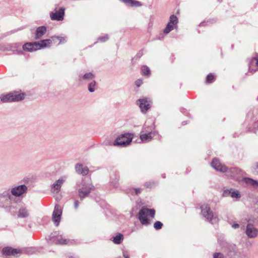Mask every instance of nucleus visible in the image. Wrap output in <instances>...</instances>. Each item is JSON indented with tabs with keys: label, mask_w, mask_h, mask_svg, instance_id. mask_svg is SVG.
<instances>
[{
	"label": "nucleus",
	"mask_w": 258,
	"mask_h": 258,
	"mask_svg": "<svg viewBox=\"0 0 258 258\" xmlns=\"http://www.w3.org/2000/svg\"><path fill=\"white\" fill-rule=\"evenodd\" d=\"M13 197L10 194V188L5 190L0 193V207L4 208L6 211L14 214L15 207L11 203Z\"/></svg>",
	"instance_id": "f257e3e1"
},
{
	"label": "nucleus",
	"mask_w": 258,
	"mask_h": 258,
	"mask_svg": "<svg viewBox=\"0 0 258 258\" xmlns=\"http://www.w3.org/2000/svg\"><path fill=\"white\" fill-rule=\"evenodd\" d=\"M26 94L22 92L21 90L14 91L7 94H2L0 98L3 103L19 102L24 99Z\"/></svg>",
	"instance_id": "f03ea898"
},
{
	"label": "nucleus",
	"mask_w": 258,
	"mask_h": 258,
	"mask_svg": "<svg viewBox=\"0 0 258 258\" xmlns=\"http://www.w3.org/2000/svg\"><path fill=\"white\" fill-rule=\"evenodd\" d=\"M155 215V210L154 209L142 207L138 213V218L142 225L147 226L150 224V220L147 216L149 215L154 218Z\"/></svg>",
	"instance_id": "7ed1b4c3"
},
{
	"label": "nucleus",
	"mask_w": 258,
	"mask_h": 258,
	"mask_svg": "<svg viewBox=\"0 0 258 258\" xmlns=\"http://www.w3.org/2000/svg\"><path fill=\"white\" fill-rule=\"evenodd\" d=\"M134 134L126 133L119 135L113 142V145L117 147H125L130 145L132 142Z\"/></svg>",
	"instance_id": "20e7f679"
},
{
	"label": "nucleus",
	"mask_w": 258,
	"mask_h": 258,
	"mask_svg": "<svg viewBox=\"0 0 258 258\" xmlns=\"http://www.w3.org/2000/svg\"><path fill=\"white\" fill-rule=\"evenodd\" d=\"M47 240L49 243L55 244H68L69 240L63 238L61 235H57V232H54L50 234Z\"/></svg>",
	"instance_id": "39448f33"
},
{
	"label": "nucleus",
	"mask_w": 258,
	"mask_h": 258,
	"mask_svg": "<svg viewBox=\"0 0 258 258\" xmlns=\"http://www.w3.org/2000/svg\"><path fill=\"white\" fill-rule=\"evenodd\" d=\"M149 126H144L140 138L142 142H146L150 141L153 137L155 136L157 133L155 131L152 132L147 130Z\"/></svg>",
	"instance_id": "423d86ee"
},
{
	"label": "nucleus",
	"mask_w": 258,
	"mask_h": 258,
	"mask_svg": "<svg viewBox=\"0 0 258 258\" xmlns=\"http://www.w3.org/2000/svg\"><path fill=\"white\" fill-rule=\"evenodd\" d=\"M202 215L208 220L212 223L213 220H216V217H214L213 212L211 211L210 207L208 204H204L201 207Z\"/></svg>",
	"instance_id": "0eeeda50"
},
{
	"label": "nucleus",
	"mask_w": 258,
	"mask_h": 258,
	"mask_svg": "<svg viewBox=\"0 0 258 258\" xmlns=\"http://www.w3.org/2000/svg\"><path fill=\"white\" fill-rule=\"evenodd\" d=\"M27 189L28 187L26 185L22 184L10 189V194L12 197L13 196L16 197H20L26 194Z\"/></svg>",
	"instance_id": "6e6552de"
},
{
	"label": "nucleus",
	"mask_w": 258,
	"mask_h": 258,
	"mask_svg": "<svg viewBox=\"0 0 258 258\" xmlns=\"http://www.w3.org/2000/svg\"><path fill=\"white\" fill-rule=\"evenodd\" d=\"M62 209L58 204L55 205L52 215V219L55 226L59 224L62 215Z\"/></svg>",
	"instance_id": "1a4fd4ad"
},
{
	"label": "nucleus",
	"mask_w": 258,
	"mask_h": 258,
	"mask_svg": "<svg viewBox=\"0 0 258 258\" xmlns=\"http://www.w3.org/2000/svg\"><path fill=\"white\" fill-rule=\"evenodd\" d=\"M150 100L148 98H140L137 101V104L139 105L141 112L143 113H146L150 108Z\"/></svg>",
	"instance_id": "9d476101"
},
{
	"label": "nucleus",
	"mask_w": 258,
	"mask_h": 258,
	"mask_svg": "<svg viewBox=\"0 0 258 258\" xmlns=\"http://www.w3.org/2000/svg\"><path fill=\"white\" fill-rule=\"evenodd\" d=\"M211 165L214 169L222 173H225L228 171V167L222 164L218 158H214L212 160Z\"/></svg>",
	"instance_id": "9b49d317"
},
{
	"label": "nucleus",
	"mask_w": 258,
	"mask_h": 258,
	"mask_svg": "<svg viewBox=\"0 0 258 258\" xmlns=\"http://www.w3.org/2000/svg\"><path fill=\"white\" fill-rule=\"evenodd\" d=\"M23 253L22 250L20 249L14 248L11 246H6L3 248L2 253L6 256H17L19 254Z\"/></svg>",
	"instance_id": "f8f14e48"
},
{
	"label": "nucleus",
	"mask_w": 258,
	"mask_h": 258,
	"mask_svg": "<svg viewBox=\"0 0 258 258\" xmlns=\"http://www.w3.org/2000/svg\"><path fill=\"white\" fill-rule=\"evenodd\" d=\"M228 176L231 177L236 178L237 180H240L241 177L239 176L242 175L244 172L237 167L228 168V171L226 172Z\"/></svg>",
	"instance_id": "ddd939ff"
},
{
	"label": "nucleus",
	"mask_w": 258,
	"mask_h": 258,
	"mask_svg": "<svg viewBox=\"0 0 258 258\" xmlns=\"http://www.w3.org/2000/svg\"><path fill=\"white\" fill-rule=\"evenodd\" d=\"M119 178V171L116 169H112L110 172V182L114 187H118Z\"/></svg>",
	"instance_id": "4468645a"
},
{
	"label": "nucleus",
	"mask_w": 258,
	"mask_h": 258,
	"mask_svg": "<svg viewBox=\"0 0 258 258\" xmlns=\"http://www.w3.org/2000/svg\"><path fill=\"white\" fill-rule=\"evenodd\" d=\"M65 9L63 7L60 8L55 13L51 12L50 17L52 20L62 21L64 19Z\"/></svg>",
	"instance_id": "2eb2a0df"
},
{
	"label": "nucleus",
	"mask_w": 258,
	"mask_h": 258,
	"mask_svg": "<svg viewBox=\"0 0 258 258\" xmlns=\"http://www.w3.org/2000/svg\"><path fill=\"white\" fill-rule=\"evenodd\" d=\"M245 233L249 238H254L258 234L257 229L254 227L253 224L250 223L249 220L246 226Z\"/></svg>",
	"instance_id": "dca6fc26"
},
{
	"label": "nucleus",
	"mask_w": 258,
	"mask_h": 258,
	"mask_svg": "<svg viewBox=\"0 0 258 258\" xmlns=\"http://www.w3.org/2000/svg\"><path fill=\"white\" fill-rule=\"evenodd\" d=\"M75 170L78 174H81L83 176L87 175L89 172V169L88 167H83L81 163H77L76 164Z\"/></svg>",
	"instance_id": "f3484780"
},
{
	"label": "nucleus",
	"mask_w": 258,
	"mask_h": 258,
	"mask_svg": "<svg viewBox=\"0 0 258 258\" xmlns=\"http://www.w3.org/2000/svg\"><path fill=\"white\" fill-rule=\"evenodd\" d=\"M35 44L37 45L38 50L45 48L50 47L52 44V40L50 39L41 40L40 41H36Z\"/></svg>",
	"instance_id": "a211bd4d"
},
{
	"label": "nucleus",
	"mask_w": 258,
	"mask_h": 258,
	"mask_svg": "<svg viewBox=\"0 0 258 258\" xmlns=\"http://www.w3.org/2000/svg\"><path fill=\"white\" fill-rule=\"evenodd\" d=\"M36 41L25 43L23 45V49L26 51L33 52L38 50L37 45L35 44Z\"/></svg>",
	"instance_id": "6ab92c4d"
},
{
	"label": "nucleus",
	"mask_w": 258,
	"mask_h": 258,
	"mask_svg": "<svg viewBox=\"0 0 258 258\" xmlns=\"http://www.w3.org/2000/svg\"><path fill=\"white\" fill-rule=\"evenodd\" d=\"M47 31V28L45 26H41L37 27L35 31V37L36 40H38L42 37L44 35Z\"/></svg>",
	"instance_id": "aec40b11"
},
{
	"label": "nucleus",
	"mask_w": 258,
	"mask_h": 258,
	"mask_svg": "<svg viewBox=\"0 0 258 258\" xmlns=\"http://www.w3.org/2000/svg\"><path fill=\"white\" fill-rule=\"evenodd\" d=\"M81 187L79 189L91 191L95 189V186L92 184L87 183L85 180H82L80 183Z\"/></svg>",
	"instance_id": "412c9836"
},
{
	"label": "nucleus",
	"mask_w": 258,
	"mask_h": 258,
	"mask_svg": "<svg viewBox=\"0 0 258 258\" xmlns=\"http://www.w3.org/2000/svg\"><path fill=\"white\" fill-rule=\"evenodd\" d=\"M124 3L127 7H140L143 6L141 2L137 0H120Z\"/></svg>",
	"instance_id": "4be33fe9"
},
{
	"label": "nucleus",
	"mask_w": 258,
	"mask_h": 258,
	"mask_svg": "<svg viewBox=\"0 0 258 258\" xmlns=\"http://www.w3.org/2000/svg\"><path fill=\"white\" fill-rule=\"evenodd\" d=\"M79 80L92 81L95 78V75L92 72L85 73L84 75H79Z\"/></svg>",
	"instance_id": "5701e85b"
},
{
	"label": "nucleus",
	"mask_w": 258,
	"mask_h": 258,
	"mask_svg": "<svg viewBox=\"0 0 258 258\" xmlns=\"http://www.w3.org/2000/svg\"><path fill=\"white\" fill-rule=\"evenodd\" d=\"M255 63L256 66L258 67V57H253L251 58L249 62V71L251 73H253L258 70V68L252 69L251 66Z\"/></svg>",
	"instance_id": "b1692460"
},
{
	"label": "nucleus",
	"mask_w": 258,
	"mask_h": 258,
	"mask_svg": "<svg viewBox=\"0 0 258 258\" xmlns=\"http://www.w3.org/2000/svg\"><path fill=\"white\" fill-rule=\"evenodd\" d=\"M29 216L28 210L26 208H21L19 209L17 216L18 218H25Z\"/></svg>",
	"instance_id": "393cba45"
},
{
	"label": "nucleus",
	"mask_w": 258,
	"mask_h": 258,
	"mask_svg": "<svg viewBox=\"0 0 258 258\" xmlns=\"http://www.w3.org/2000/svg\"><path fill=\"white\" fill-rule=\"evenodd\" d=\"M242 181L247 184H250L253 186H258V180H254L250 177H243Z\"/></svg>",
	"instance_id": "a878e982"
},
{
	"label": "nucleus",
	"mask_w": 258,
	"mask_h": 258,
	"mask_svg": "<svg viewBox=\"0 0 258 258\" xmlns=\"http://www.w3.org/2000/svg\"><path fill=\"white\" fill-rule=\"evenodd\" d=\"M64 181V180L62 178H59L52 185V188L54 189V190L59 191L60 189L61 186Z\"/></svg>",
	"instance_id": "bb28decb"
},
{
	"label": "nucleus",
	"mask_w": 258,
	"mask_h": 258,
	"mask_svg": "<svg viewBox=\"0 0 258 258\" xmlns=\"http://www.w3.org/2000/svg\"><path fill=\"white\" fill-rule=\"evenodd\" d=\"M123 240V235L120 233H118L116 235L112 237V241L117 244H120Z\"/></svg>",
	"instance_id": "cd10ccee"
},
{
	"label": "nucleus",
	"mask_w": 258,
	"mask_h": 258,
	"mask_svg": "<svg viewBox=\"0 0 258 258\" xmlns=\"http://www.w3.org/2000/svg\"><path fill=\"white\" fill-rule=\"evenodd\" d=\"M91 191L89 190H83L81 189H78V195L79 197L81 200H83L89 196Z\"/></svg>",
	"instance_id": "c85d7f7f"
},
{
	"label": "nucleus",
	"mask_w": 258,
	"mask_h": 258,
	"mask_svg": "<svg viewBox=\"0 0 258 258\" xmlns=\"http://www.w3.org/2000/svg\"><path fill=\"white\" fill-rule=\"evenodd\" d=\"M97 86V83L95 80L91 81L88 85V91L93 93L95 91L96 87Z\"/></svg>",
	"instance_id": "c756f323"
},
{
	"label": "nucleus",
	"mask_w": 258,
	"mask_h": 258,
	"mask_svg": "<svg viewBox=\"0 0 258 258\" xmlns=\"http://www.w3.org/2000/svg\"><path fill=\"white\" fill-rule=\"evenodd\" d=\"M218 241L220 245L223 247L227 246L228 244L223 235H220L218 236Z\"/></svg>",
	"instance_id": "7c9ffc66"
},
{
	"label": "nucleus",
	"mask_w": 258,
	"mask_h": 258,
	"mask_svg": "<svg viewBox=\"0 0 258 258\" xmlns=\"http://www.w3.org/2000/svg\"><path fill=\"white\" fill-rule=\"evenodd\" d=\"M176 27L174 26L173 25L170 24L169 23L166 25V27L163 30V33L165 34H168L170 32H171L174 28Z\"/></svg>",
	"instance_id": "2f4dec72"
},
{
	"label": "nucleus",
	"mask_w": 258,
	"mask_h": 258,
	"mask_svg": "<svg viewBox=\"0 0 258 258\" xmlns=\"http://www.w3.org/2000/svg\"><path fill=\"white\" fill-rule=\"evenodd\" d=\"M178 22V18L175 15H172L170 16L169 21L168 22L169 23L171 24L174 26L177 27Z\"/></svg>",
	"instance_id": "473e14b6"
},
{
	"label": "nucleus",
	"mask_w": 258,
	"mask_h": 258,
	"mask_svg": "<svg viewBox=\"0 0 258 258\" xmlns=\"http://www.w3.org/2000/svg\"><path fill=\"white\" fill-rule=\"evenodd\" d=\"M142 75L149 77L151 74V71L149 67L146 66H143L141 68Z\"/></svg>",
	"instance_id": "72a5a7b5"
},
{
	"label": "nucleus",
	"mask_w": 258,
	"mask_h": 258,
	"mask_svg": "<svg viewBox=\"0 0 258 258\" xmlns=\"http://www.w3.org/2000/svg\"><path fill=\"white\" fill-rule=\"evenodd\" d=\"M258 130V120L255 121L252 125L248 128V132L256 133Z\"/></svg>",
	"instance_id": "f704fd0d"
},
{
	"label": "nucleus",
	"mask_w": 258,
	"mask_h": 258,
	"mask_svg": "<svg viewBox=\"0 0 258 258\" xmlns=\"http://www.w3.org/2000/svg\"><path fill=\"white\" fill-rule=\"evenodd\" d=\"M215 80V76L212 73H210L206 77V83L207 84H211Z\"/></svg>",
	"instance_id": "c9c22d12"
},
{
	"label": "nucleus",
	"mask_w": 258,
	"mask_h": 258,
	"mask_svg": "<svg viewBox=\"0 0 258 258\" xmlns=\"http://www.w3.org/2000/svg\"><path fill=\"white\" fill-rule=\"evenodd\" d=\"M158 182L154 181H147L145 183L144 185L146 188H152L156 186Z\"/></svg>",
	"instance_id": "e433bc0d"
},
{
	"label": "nucleus",
	"mask_w": 258,
	"mask_h": 258,
	"mask_svg": "<svg viewBox=\"0 0 258 258\" xmlns=\"http://www.w3.org/2000/svg\"><path fill=\"white\" fill-rule=\"evenodd\" d=\"M231 197L237 199H239L241 197V194L238 190L232 188Z\"/></svg>",
	"instance_id": "4c0bfd02"
},
{
	"label": "nucleus",
	"mask_w": 258,
	"mask_h": 258,
	"mask_svg": "<svg viewBox=\"0 0 258 258\" xmlns=\"http://www.w3.org/2000/svg\"><path fill=\"white\" fill-rule=\"evenodd\" d=\"M163 226V223L159 221H156L154 224V228L156 230H160L161 229H162Z\"/></svg>",
	"instance_id": "58836bf2"
},
{
	"label": "nucleus",
	"mask_w": 258,
	"mask_h": 258,
	"mask_svg": "<svg viewBox=\"0 0 258 258\" xmlns=\"http://www.w3.org/2000/svg\"><path fill=\"white\" fill-rule=\"evenodd\" d=\"M109 39V36L107 34H105L103 36H100L98 38V40L102 42H104Z\"/></svg>",
	"instance_id": "ea45409f"
},
{
	"label": "nucleus",
	"mask_w": 258,
	"mask_h": 258,
	"mask_svg": "<svg viewBox=\"0 0 258 258\" xmlns=\"http://www.w3.org/2000/svg\"><path fill=\"white\" fill-rule=\"evenodd\" d=\"M216 19H209L207 22L203 21V22H201L199 24V26H206L207 25V24L208 23H216Z\"/></svg>",
	"instance_id": "a19ab883"
},
{
	"label": "nucleus",
	"mask_w": 258,
	"mask_h": 258,
	"mask_svg": "<svg viewBox=\"0 0 258 258\" xmlns=\"http://www.w3.org/2000/svg\"><path fill=\"white\" fill-rule=\"evenodd\" d=\"M232 190V188H230V189L224 190L223 194H222V196L224 197H229V196L231 197V194Z\"/></svg>",
	"instance_id": "79ce46f5"
},
{
	"label": "nucleus",
	"mask_w": 258,
	"mask_h": 258,
	"mask_svg": "<svg viewBox=\"0 0 258 258\" xmlns=\"http://www.w3.org/2000/svg\"><path fill=\"white\" fill-rule=\"evenodd\" d=\"M180 111L181 112H182L183 114H184L185 115L187 116L188 117L191 118V116L189 112H187L186 109L181 107L180 108Z\"/></svg>",
	"instance_id": "37998d69"
},
{
	"label": "nucleus",
	"mask_w": 258,
	"mask_h": 258,
	"mask_svg": "<svg viewBox=\"0 0 258 258\" xmlns=\"http://www.w3.org/2000/svg\"><path fill=\"white\" fill-rule=\"evenodd\" d=\"M213 258H225L221 252H215L213 254Z\"/></svg>",
	"instance_id": "c03bdc74"
},
{
	"label": "nucleus",
	"mask_w": 258,
	"mask_h": 258,
	"mask_svg": "<svg viewBox=\"0 0 258 258\" xmlns=\"http://www.w3.org/2000/svg\"><path fill=\"white\" fill-rule=\"evenodd\" d=\"M52 39V40H54V39H57L59 40V44L62 42V41H64L65 40L64 38L61 36H53L51 37Z\"/></svg>",
	"instance_id": "a18cd8bd"
},
{
	"label": "nucleus",
	"mask_w": 258,
	"mask_h": 258,
	"mask_svg": "<svg viewBox=\"0 0 258 258\" xmlns=\"http://www.w3.org/2000/svg\"><path fill=\"white\" fill-rule=\"evenodd\" d=\"M143 55V50H140L138 53L136 55V56H135V58L136 59H139Z\"/></svg>",
	"instance_id": "49530a36"
},
{
	"label": "nucleus",
	"mask_w": 258,
	"mask_h": 258,
	"mask_svg": "<svg viewBox=\"0 0 258 258\" xmlns=\"http://www.w3.org/2000/svg\"><path fill=\"white\" fill-rule=\"evenodd\" d=\"M143 84V80L142 79H138L135 82V85L137 87H140Z\"/></svg>",
	"instance_id": "de8ad7c7"
},
{
	"label": "nucleus",
	"mask_w": 258,
	"mask_h": 258,
	"mask_svg": "<svg viewBox=\"0 0 258 258\" xmlns=\"http://www.w3.org/2000/svg\"><path fill=\"white\" fill-rule=\"evenodd\" d=\"M255 167L253 168L252 170L253 173L254 174L258 175V162L255 163Z\"/></svg>",
	"instance_id": "09e8293b"
},
{
	"label": "nucleus",
	"mask_w": 258,
	"mask_h": 258,
	"mask_svg": "<svg viewBox=\"0 0 258 258\" xmlns=\"http://www.w3.org/2000/svg\"><path fill=\"white\" fill-rule=\"evenodd\" d=\"M122 255H123V258H130V255H129L127 251L125 250H123ZM117 258H120V257H117Z\"/></svg>",
	"instance_id": "8fccbe9b"
},
{
	"label": "nucleus",
	"mask_w": 258,
	"mask_h": 258,
	"mask_svg": "<svg viewBox=\"0 0 258 258\" xmlns=\"http://www.w3.org/2000/svg\"><path fill=\"white\" fill-rule=\"evenodd\" d=\"M33 251H32V249L31 248H27L24 250V253L28 254H32Z\"/></svg>",
	"instance_id": "3c124183"
},
{
	"label": "nucleus",
	"mask_w": 258,
	"mask_h": 258,
	"mask_svg": "<svg viewBox=\"0 0 258 258\" xmlns=\"http://www.w3.org/2000/svg\"><path fill=\"white\" fill-rule=\"evenodd\" d=\"M134 190L135 194L138 195L141 192V189L140 188H136L133 189Z\"/></svg>",
	"instance_id": "603ef678"
},
{
	"label": "nucleus",
	"mask_w": 258,
	"mask_h": 258,
	"mask_svg": "<svg viewBox=\"0 0 258 258\" xmlns=\"http://www.w3.org/2000/svg\"><path fill=\"white\" fill-rule=\"evenodd\" d=\"M79 205V202L78 200H75L74 202V208L76 210L78 209Z\"/></svg>",
	"instance_id": "864d4df0"
},
{
	"label": "nucleus",
	"mask_w": 258,
	"mask_h": 258,
	"mask_svg": "<svg viewBox=\"0 0 258 258\" xmlns=\"http://www.w3.org/2000/svg\"><path fill=\"white\" fill-rule=\"evenodd\" d=\"M232 227L234 229H236L239 227V225L237 223H234L232 224Z\"/></svg>",
	"instance_id": "5fc2aeb1"
},
{
	"label": "nucleus",
	"mask_w": 258,
	"mask_h": 258,
	"mask_svg": "<svg viewBox=\"0 0 258 258\" xmlns=\"http://www.w3.org/2000/svg\"><path fill=\"white\" fill-rule=\"evenodd\" d=\"M189 122L188 121H183L182 122L181 124L182 125H184L186 124H187Z\"/></svg>",
	"instance_id": "6e6d98bb"
},
{
	"label": "nucleus",
	"mask_w": 258,
	"mask_h": 258,
	"mask_svg": "<svg viewBox=\"0 0 258 258\" xmlns=\"http://www.w3.org/2000/svg\"><path fill=\"white\" fill-rule=\"evenodd\" d=\"M161 36H158V37H157V39H159V40H160L161 38H162L163 37V36L162 34H161Z\"/></svg>",
	"instance_id": "4d7b16f0"
},
{
	"label": "nucleus",
	"mask_w": 258,
	"mask_h": 258,
	"mask_svg": "<svg viewBox=\"0 0 258 258\" xmlns=\"http://www.w3.org/2000/svg\"><path fill=\"white\" fill-rule=\"evenodd\" d=\"M161 176H162V178H165L166 177L165 173L162 174Z\"/></svg>",
	"instance_id": "13d9d810"
},
{
	"label": "nucleus",
	"mask_w": 258,
	"mask_h": 258,
	"mask_svg": "<svg viewBox=\"0 0 258 258\" xmlns=\"http://www.w3.org/2000/svg\"><path fill=\"white\" fill-rule=\"evenodd\" d=\"M173 55H172V59H171V62H173V61H174V58H173Z\"/></svg>",
	"instance_id": "bf43d9fd"
},
{
	"label": "nucleus",
	"mask_w": 258,
	"mask_h": 258,
	"mask_svg": "<svg viewBox=\"0 0 258 258\" xmlns=\"http://www.w3.org/2000/svg\"><path fill=\"white\" fill-rule=\"evenodd\" d=\"M223 0H218V1L219 2V3H221L222 2Z\"/></svg>",
	"instance_id": "052dcab7"
},
{
	"label": "nucleus",
	"mask_w": 258,
	"mask_h": 258,
	"mask_svg": "<svg viewBox=\"0 0 258 258\" xmlns=\"http://www.w3.org/2000/svg\"><path fill=\"white\" fill-rule=\"evenodd\" d=\"M19 53L20 54H22L23 53V51L22 50H21Z\"/></svg>",
	"instance_id": "680f3d73"
},
{
	"label": "nucleus",
	"mask_w": 258,
	"mask_h": 258,
	"mask_svg": "<svg viewBox=\"0 0 258 258\" xmlns=\"http://www.w3.org/2000/svg\"><path fill=\"white\" fill-rule=\"evenodd\" d=\"M188 169H186V173H188Z\"/></svg>",
	"instance_id": "e2e57ef3"
},
{
	"label": "nucleus",
	"mask_w": 258,
	"mask_h": 258,
	"mask_svg": "<svg viewBox=\"0 0 258 258\" xmlns=\"http://www.w3.org/2000/svg\"><path fill=\"white\" fill-rule=\"evenodd\" d=\"M233 47H234V45H232V46H231L232 48H233Z\"/></svg>",
	"instance_id": "0e129e2a"
},
{
	"label": "nucleus",
	"mask_w": 258,
	"mask_h": 258,
	"mask_svg": "<svg viewBox=\"0 0 258 258\" xmlns=\"http://www.w3.org/2000/svg\"><path fill=\"white\" fill-rule=\"evenodd\" d=\"M256 100L258 101V96L257 97Z\"/></svg>",
	"instance_id": "69168bd1"
}]
</instances>
